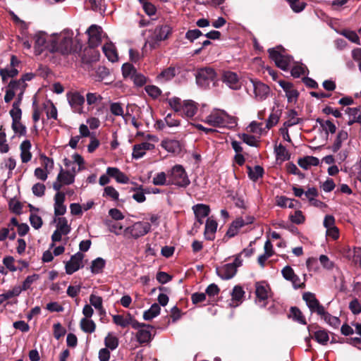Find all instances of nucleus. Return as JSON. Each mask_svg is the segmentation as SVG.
<instances>
[{
    "label": "nucleus",
    "instance_id": "obj_50",
    "mask_svg": "<svg viewBox=\"0 0 361 361\" xmlns=\"http://www.w3.org/2000/svg\"><path fill=\"white\" fill-rule=\"evenodd\" d=\"M292 10L295 13L302 11L306 6V3L300 0H286Z\"/></svg>",
    "mask_w": 361,
    "mask_h": 361
},
{
    "label": "nucleus",
    "instance_id": "obj_6",
    "mask_svg": "<svg viewBox=\"0 0 361 361\" xmlns=\"http://www.w3.org/2000/svg\"><path fill=\"white\" fill-rule=\"evenodd\" d=\"M32 39L35 41L34 48L36 54L40 55L44 50L49 51V44L51 43V37L47 38V35L44 31H39L35 33Z\"/></svg>",
    "mask_w": 361,
    "mask_h": 361
},
{
    "label": "nucleus",
    "instance_id": "obj_45",
    "mask_svg": "<svg viewBox=\"0 0 361 361\" xmlns=\"http://www.w3.org/2000/svg\"><path fill=\"white\" fill-rule=\"evenodd\" d=\"M122 74L125 79L126 78H132V76L137 72L136 68L133 66V65L126 63L122 66Z\"/></svg>",
    "mask_w": 361,
    "mask_h": 361
},
{
    "label": "nucleus",
    "instance_id": "obj_40",
    "mask_svg": "<svg viewBox=\"0 0 361 361\" xmlns=\"http://www.w3.org/2000/svg\"><path fill=\"white\" fill-rule=\"evenodd\" d=\"M290 312L293 320L303 325L307 324L306 319L298 307H291Z\"/></svg>",
    "mask_w": 361,
    "mask_h": 361
},
{
    "label": "nucleus",
    "instance_id": "obj_57",
    "mask_svg": "<svg viewBox=\"0 0 361 361\" xmlns=\"http://www.w3.org/2000/svg\"><path fill=\"white\" fill-rule=\"evenodd\" d=\"M9 209L14 214L20 215L22 214L23 204L19 201L11 200L8 203Z\"/></svg>",
    "mask_w": 361,
    "mask_h": 361
},
{
    "label": "nucleus",
    "instance_id": "obj_27",
    "mask_svg": "<svg viewBox=\"0 0 361 361\" xmlns=\"http://www.w3.org/2000/svg\"><path fill=\"white\" fill-rule=\"evenodd\" d=\"M243 219L242 217L237 218L235 221H233L226 233V236L228 238H233L235 236L238 231L240 228L243 227Z\"/></svg>",
    "mask_w": 361,
    "mask_h": 361
},
{
    "label": "nucleus",
    "instance_id": "obj_16",
    "mask_svg": "<svg viewBox=\"0 0 361 361\" xmlns=\"http://www.w3.org/2000/svg\"><path fill=\"white\" fill-rule=\"evenodd\" d=\"M66 194L63 192H56L54 195V214L62 216L66 212V207L64 205Z\"/></svg>",
    "mask_w": 361,
    "mask_h": 361
},
{
    "label": "nucleus",
    "instance_id": "obj_29",
    "mask_svg": "<svg viewBox=\"0 0 361 361\" xmlns=\"http://www.w3.org/2000/svg\"><path fill=\"white\" fill-rule=\"evenodd\" d=\"M195 218H205L210 212V208L209 205L204 204H197L192 207Z\"/></svg>",
    "mask_w": 361,
    "mask_h": 361
},
{
    "label": "nucleus",
    "instance_id": "obj_38",
    "mask_svg": "<svg viewBox=\"0 0 361 361\" xmlns=\"http://www.w3.org/2000/svg\"><path fill=\"white\" fill-rule=\"evenodd\" d=\"M297 116L298 112L295 109L290 110L288 112V117L289 119L283 123V126L289 128L300 123L302 121V119L300 118H296Z\"/></svg>",
    "mask_w": 361,
    "mask_h": 361
},
{
    "label": "nucleus",
    "instance_id": "obj_44",
    "mask_svg": "<svg viewBox=\"0 0 361 361\" xmlns=\"http://www.w3.org/2000/svg\"><path fill=\"white\" fill-rule=\"evenodd\" d=\"M18 74V71L16 68H1L0 76L1 77L3 82H5L8 78H14Z\"/></svg>",
    "mask_w": 361,
    "mask_h": 361
},
{
    "label": "nucleus",
    "instance_id": "obj_25",
    "mask_svg": "<svg viewBox=\"0 0 361 361\" xmlns=\"http://www.w3.org/2000/svg\"><path fill=\"white\" fill-rule=\"evenodd\" d=\"M182 111L185 116L191 118L194 116L197 111V107L192 100H185L183 104Z\"/></svg>",
    "mask_w": 361,
    "mask_h": 361
},
{
    "label": "nucleus",
    "instance_id": "obj_7",
    "mask_svg": "<svg viewBox=\"0 0 361 361\" xmlns=\"http://www.w3.org/2000/svg\"><path fill=\"white\" fill-rule=\"evenodd\" d=\"M151 230V224L148 222L138 221L132 226L126 228L125 232L137 239L148 233Z\"/></svg>",
    "mask_w": 361,
    "mask_h": 361
},
{
    "label": "nucleus",
    "instance_id": "obj_61",
    "mask_svg": "<svg viewBox=\"0 0 361 361\" xmlns=\"http://www.w3.org/2000/svg\"><path fill=\"white\" fill-rule=\"evenodd\" d=\"M110 111L111 113L116 116H123V109L122 105L119 102H113L110 104Z\"/></svg>",
    "mask_w": 361,
    "mask_h": 361
},
{
    "label": "nucleus",
    "instance_id": "obj_30",
    "mask_svg": "<svg viewBox=\"0 0 361 361\" xmlns=\"http://www.w3.org/2000/svg\"><path fill=\"white\" fill-rule=\"evenodd\" d=\"M321 316L322 319H323L329 325L336 329L338 327L341 323V320L338 317L332 316L328 312L324 310V313H321L319 314Z\"/></svg>",
    "mask_w": 361,
    "mask_h": 361
},
{
    "label": "nucleus",
    "instance_id": "obj_17",
    "mask_svg": "<svg viewBox=\"0 0 361 361\" xmlns=\"http://www.w3.org/2000/svg\"><path fill=\"white\" fill-rule=\"evenodd\" d=\"M216 272L221 279L224 280H228L235 275L237 270L235 268V265L228 263L221 267H217L216 269Z\"/></svg>",
    "mask_w": 361,
    "mask_h": 361
},
{
    "label": "nucleus",
    "instance_id": "obj_52",
    "mask_svg": "<svg viewBox=\"0 0 361 361\" xmlns=\"http://www.w3.org/2000/svg\"><path fill=\"white\" fill-rule=\"evenodd\" d=\"M103 197H110L113 200H118L119 193L113 186L104 188Z\"/></svg>",
    "mask_w": 361,
    "mask_h": 361
},
{
    "label": "nucleus",
    "instance_id": "obj_20",
    "mask_svg": "<svg viewBox=\"0 0 361 361\" xmlns=\"http://www.w3.org/2000/svg\"><path fill=\"white\" fill-rule=\"evenodd\" d=\"M31 142L28 140L22 142L20 145V159L23 163H27L32 159V153L30 152Z\"/></svg>",
    "mask_w": 361,
    "mask_h": 361
},
{
    "label": "nucleus",
    "instance_id": "obj_54",
    "mask_svg": "<svg viewBox=\"0 0 361 361\" xmlns=\"http://www.w3.org/2000/svg\"><path fill=\"white\" fill-rule=\"evenodd\" d=\"M11 128L13 132L18 136H25L26 135V126L21 123V121H18L15 127L13 123H12Z\"/></svg>",
    "mask_w": 361,
    "mask_h": 361
},
{
    "label": "nucleus",
    "instance_id": "obj_48",
    "mask_svg": "<svg viewBox=\"0 0 361 361\" xmlns=\"http://www.w3.org/2000/svg\"><path fill=\"white\" fill-rule=\"evenodd\" d=\"M9 151V146L6 143V135L3 128V126L0 127V152L6 153Z\"/></svg>",
    "mask_w": 361,
    "mask_h": 361
},
{
    "label": "nucleus",
    "instance_id": "obj_47",
    "mask_svg": "<svg viewBox=\"0 0 361 361\" xmlns=\"http://www.w3.org/2000/svg\"><path fill=\"white\" fill-rule=\"evenodd\" d=\"M219 292L220 288L215 283H212L207 287L204 293L209 296V302H214V296L218 295Z\"/></svg>",
    "mask_w": 361,
    "mask_h": 361
},
{
    "label": "nucleus",
    "instance_id": "obj_21",
    "mask_svg": "<svg viewBox=\"0 0 361 361\" xmlns=\"http://www.w3.org/2000/svg\"><path fill=\"white\" fill-rule=\"evenodd\" d=\"M154 327L152 326V329ZM149 329H152V327H141V329H138L136 334V338L137 341L140 344L147 343L152 341V336L150 331L149 330Z\"/></svg>",
    "mask_w": 361,
    "mask_h": 361
},
{
    "label": "nucleus",
    "instance_id": "obj_1",
    "mask_svg": "<svg viewBox=\"0 0 361 361\" xmlns=\"http://www.w3.org/2000/svg\"><path fill=\"white\" fill-rule=\"evenodd\" d=\"M49 44V52H59L62 55L78 54L82 47L79 40L74 41L72 37L62 34L51 35Z\"/></svg>",
    "mask_w": 361,
    "mask_h": 361
},
{
    "label": "nucleus",
    "instance_id": "obj_23",
    "mask_svg": "<svg viewBox=\"0 0 361 361\" xmlns=\"http://www.w3.org/2000/svg\"><path fill=\"white\" fill-rule=\"evenodd\" d=\"M255 294L259 300L264 301L268 298V289L269 288L267 284L264 282H257L255 285Z\"/></svg>",
    "mask_w": 361,
    "mask_h": 361
},
{
    "label": "nucleus",
    "instance_id": "obj_39",
    "mask_svg": "<svg viewBox=\"0 0 361 361\" xmlns=\"http://www.w3.org/2000/svg\"><path fill=\"white\" fill-rule=\"evenodd\" d=\"M281 115V110H276L274 111V109H273L267 121L266 128L267 129H271L272 127L276 125L279 121Z\"/></svg>",
    "mask_w": 361,
    "mask_h": 361
},
{
    "label": "nucleus",
    "instance_id": "obj_36",
    "mask_svg": "<svg viewBox=\"0 0 361 361\" xmlns=\"http://www.w3.org/2000/svg\"><path fill=\"white\" fill-rule=\"evenodd\" d=\"M176 67L170 66L163 70L157 76L159 79H164L165 81H169L173 79L177 74Z\"/></svg>",
    "mask_w": 361,
    "mask_h": 361
},
{
    "label": "nucleus",
    "instance_id": "obj_11",
    "mask_svg": "<svg viewBox=\"0 0 361 361\" xmlns=\"http://www.w3.org/2000/svg\"><path fill=\"white\" fill-rule=\"evenodd\" d=\"M81 58V62L84 65L90 66L99 59L100 54L95 47H86L82 53H78Z\"/></svg>",
    "mask_w": 361,
    "mask_h": 361
},
{
    "label": "nucleus",
    "instance_id": "obj_13",
    "mask_svg": "<svg viewBox=\"0 0 361 361\" xmlns=\"http://www.w3.org/2000/svg\"><path fill=\"white\" fill-rule=\"evenodd\" d=\"M68 102L75 112L81 114L85 98L78 92H69L66 94Z\"/></svg>",
    "mask_w": 361,
    "mask_h": 361
},
{
    "label": "nucleus",
    "instance_id": "obj_5",
    "mask_svg": "<svg viewBox=\"0 0 361 361\" xmlns=\"http://www.w3.org/2000/svg\"><path fill=\"white\" fill-rule=\"evenodd\" d=\"M113 322L116 325L120 326L123 328H126L128 325H130L132 328H133L134 329H138L139 328L141 327L152 328V326L150 324L138 322L130 313L128 314L126 318L121 314L114 315Z\"/></svg>",
    "mask_w": 361,
    "mask_h": 361
},
{
    "label": "nucleus",
    "instance_id": "obj_3",
    "mask_svg": "<svg viewBox=\"0 0 361 361\" xmlns=\"http://www.w3.org/2000/svg\"><path fill=\"white\" fill-rule=\"evenodd\" d=\"M217 74L212 67L197 68L195 73L196 83L202 88H207L211 82L216 80Z\"/></svg>",
    "mask_w": 361,
    "mask_h": 361
},
{
    "label": "nucleus",
    "instance_id": "obj_49",
    "mask_svg": "<svg viewBox=\"0 0 361 361\" xmlns=\"http://www.w3.org/2000/svg\"><path fill=\"white\" fill-rule=\"evenodd\" d=\"M136 87H142L147 82V78L143 74L138 73L137 71L132 76L130 79Z\"/></svg>",
    "mask_w": 361,
    "mask_h": 361
},
{
    "label": "nucleus",
    "instance_id": "obj_58",
    "mask_svg": "<svg viewBox=\"0 0 361 361\" xmlns=\"http://www.w3.org/2000/svg\"><path fill=\"white\" fill-rule=\"evenodd\" d=\"M53 329L54 336L57 340L63 337L66 333V329L59 322L54 324Z\"/></svg>",
    "mask_w": 361,
    "mask_h": 361
},
{
    "label": "nucleus",
    "instance_id": "obj_4",
    "mask_svg": "<svg viewBox=\"0 0 361 361\" xmlns=\"http://www.w3.org/2000/svg\"><path fill=\"white\" fill-rule=\"evenodd\" d=\"M168 176V184H172L185 188L190 183L188 175L184 168L181 165H175L171 169V172L169 173Z\"/></svg>",
    "mask_w": 361,
    "mask_h": 361
},
{
    "label": "nucleus",
    "instance_id": "obj_34",
    "mask_svg": "<svg viewBox=\"0 0 361 361\" xmlns=\"http://www.w3.org/2000/svg\"><path fill=\"white\" fill-rule=\"evenodd\" d=\"M103 51L109 61L114 62L118 60L116 50L112 44H106L104 45Z\"/></svg>",
    "mask_w": 361,
    "mask_h": 361
},
{
    "label": "nucleus",
    "instance_id": "obj_64",
    "mask_svg": "<svg viewBox=\"0 0 361 361\" xmlns=\"http://www.w3.org/2000/svg\"><path fill=\"white\" fill-rule=\"evenodd\" d=\"M245 291L243 290L242 287L240 286H234L232 293V300L235 301H240L244 296Z\"/></svg>",
    "mask_w": 361,
    "mask_h": 361
},
{
    "label": "nucleus",
    "instance_id": "obj_26",
    "mask_svg": "<svg viewBox=\"0 0 361 361\" xmlns=\"http://www.w3.org/2000/svg\"><path fill=\"white\" fill-rule=\"evenodd\" d=\"M247 175L250 180L256 182L259 178H262L264 170L262 166L257 165L252 169L250 166H247Z\"/></svg>",
    "mask_w": 361,
    "mask_h": 361
},
{
    "label": "nucleus",
    "instance_id": "obj_59",
    "mask_svg": "<svg viewBox=\"0 0 361 361\" xmlns=\"http://www.w3.org/2000/svg\"><path fill=\"white\" fill-rule=\"evenodd\" d=\"M152 183L155 185H169L166 183V175L164 172L158 173L152 180Z\"/></svg>",
    "mask_w": 361,
    "mask_h": 361
},
{
    "label": "nucleus",
    "instance_id": "obj_63",
    "mask_svg": "<svg viewBox=\"0 0 361 361\" xmlns=\"http://www.w3.org/2000/svg\"><path fill=\"white\" fill-rule=\"evenodd\" d=\"M102 298L100 296H97L94 294H92L90 296V305L94 306L97 310H102Z\"/></svg>",
    "mask_w": 361,
    "mask_h": 361
},
{
    "label": "nucleus",
    "instance_id": "obj_22",
    "mask_svg": "<svg viewBox=\"0 0 361 361\" xmlns=\"http://www.w3.org/2000/svg\"><path fill=\"white\" fill-rule=\"evenodd\" d=\"M161 146L169 152L178 153L180 151V144L176 140H164L161 141Z\"/></svg>",
    "mask_w": 361,
    "mask_h": 361
},
{
    "label": "nucleus",
    "instance_id": "obj_33",
    "mask_svg": "<svg viewBox=\"0 0 361 361\" xmlns=\"http://www.w3.org/2000/svg\"><path fill=\"white\" fill-rule=\"evenodd\" d=\"M106 265V261L102 257H97L92 262L90 266L91 272L93 274H97L103 271Z\"/></svg>",
    "mask_w": 361,
    "mask_h": 361
},
{
    "label": "nucleus",
    "instance_id": "obj_53",
    "mask_svg": "<svg viewBox=\"0 0 361 361\" xmlns=\"http://www.w3.org/2000/svg\"><path fill=\"white\" fill-rule=\"evenodd\" d=\"M239 137L247 145L251 147H257V141L254 135L247 133H242L238 135Z\"/></svg>",
    "mask_w": 361,
    "mask_h": 361
},
{
    "label": "nucleus",
    "instance_id": "obj_24",
    "mask_svg": "<svg viewBox=\"0 0 361 361\" xmlns=\"http://www.w3.org/2000/svg\"><path fill=\"white\" fill-rule=\"evenodd\" d=\"M57 180L62 182L64 185H71L75 181V175L70 171H65L62 166L60 167V171L57 176Z\"/></svg>",
    "mask_w": 361,
    "mask_h": 361
},
{
    "label": "nucleus",
    "instance_id": "obj_19",
    "mask_svg": "<svg viewBox=\"0 0 361 361\" xmlns=\"http://www.w3.org/2000/svg\"><path fill=\"white\" fill-rule=\"evenodd\" d=\"M218 224L214 220L208 218L204 228V238L208 240H213L214 239V233L216 231Z\"/></svg>",
    "mask_w": 361,
    "mask_h": 361
},
{
    "label": "nucleus",
    "instance_id": "obj_51",
    "mask_svg": "<svg viewBox=\"0 0 361 361\" xmlns=\"http://www.w3.org/2000/svg\"><path fill=\"white\" fill-rule=\"evenodd\" d=\"M146 92L152 99H157L161 94V90L156 85H147L145 87Z\"/></svg>",
    "mask_w": 361,
    "mask_h": 361
},
{
    "label": "nucleus",
    "instance_id": "obj_18",
    "mask_svg": "<svg viewBox=\"0 0 361 361\" xmlns=\"http://www.w3.org/2000/svg\"><path fill=\"white\" fill-rule=\"evenodd\" d=\"M252 85L254 88V92L255 94V97L259 100H262L267 98L269 93V87L263 82H261L259 81H252Z\"/></svg>",
    "mask_w": 361,
    "mask_h": 361
},
{
    "label": "nucleus",
    "instance_id": "obj_62",
    "mask_svg": "<svg viewBox=\"0 0 361 361\" xmlns=\"http://www.w3.org/2000/svg\"><path fill=\"white\" fill-rule=\"evenodd\" d=\"M275 152L277 157H283L284 160H289L290 158V154L282 144L275 147Z\"/></svg>",
    "mask_w": 361,
    "mask_h": 361
},
{
    "label": "nucleus",
    "instance_id": "obj_9",
    "mask_svg": "<svg viewBox=\"0 0 361 361\" xmlns=\"http://www.w3.org/2000/svg\"><path fill=\"white\" fill-rule=\"evenodd\" d=\"M84 255L81 252H78L71 257L69 261L66 262L65 269L67 274H73L74 272L83 267L82 259Z\"/></svg>",
    "mask_w": 361,
    "mask_h": 361
},
{
    "label": "nucleus",
    "instance_id": "obj_15",
    "mask_svg": "<svg viewBox=\"0 0 361 361\" xmlns=\"http://www.w3.org/2000/svg\"><path fill=\"white\" fill-rule=\"evenodd\" d=\"M224 111H219L212 113L207 116L204 122L213 127H224L225 120Z\"/></svg>",
    "mask_w": 361,
    "mask_h": 361
},
{
    "label": "nucleus",
    "instance_id": "obj_46",
    "mask_svg": "<svg viewBox=\"0 0 361 361\" xmlns=\"http://www.w3.org/2000/svg\"><path fill=\"white\" fill-rule=\"evenodd\" d=\"M166 102L171 108L176 112L179 113L182 111L183 104L181 103V99L179 97H173L172 98L167 99Z\"/></svg>",
    "mask_w": 361,
    "mask_h": 361
},
{
    "label": "nucleus",
    "instance_id": "obj_8",
    "mask_svg": "<svg viewBox=\"0 0 361 361\" xmlns=\"http://www.w3.org/2000/svg\"><path fill=\"white\" fill-rule=\"evenodd\" d=\"M172 33V27L168 24L157 25L154 30L150 39L152 42H159L169 38Z\"/></svg>",
    "mask_w": 361,
    "mask_h": 361
},
{
    "label": "nucleus",
    "instance_id": "obj_43",
    "mask_svg": "<svg viewBox=\"0 0 361 361\" xmlns=\"http://www.w3.org/2000/svg\"><path fill=\"white\" fill-rule=\"evenodd\" d=\"M20 293L21 289L20 287H14L12 290H9L3 294H0V301L3 303L8 299L19 295Z\"/></svg>",
    "mask_w": 361,
    "mask_h": 361
},
{
    "label": "nucleus",
    "instance_id": "obj_32",
    "mask_svg": "<svg viewBox=\"0 0 361 361\" xmlns=\"http://www.w3.org/2000/svg\"><path fill=\"white\" fill-rule=\"evenodd\" d=\"M314 338L319 344L325 345L329 340V333L324 329H319L314 332Z\"/></svg>",
    "mask_w": 361,
    "mask_h": 361
},
{
    "label": "nucleus",
    "instance_id": "obj_55",
    "mask_svg": "<svg viewBox=\"0 0 361 361\" xmlns=\"http://www.w3.org/2000/svg\"><path fill=\"white\" fill-rule=\"evenodd\" d=\"M341 35L348 39L350 42L357 44H360V38L355 31L344 30L342 31Z\"/></svg>",
    "mask_w": 361,
    "mask_h": 361
},
{
    "label": "nucleus",
    "instance_id": "obj_10",
    "mask_svg": "<svg viewBox=\"0 0 361 361\" xmlns=\"http://www.w3.org/2000/svg\"><path fill=\"white\" fill-rule=\"evenodd\" d=\"M302 299L305 301L312 312H316L318 315L321 313H324V307L317 299L314 293L305 292L302 295Z\"/></svg>",
    "mask_w": 361,
    "mask_h": 361
},
{
    "label": "nucleus",
    "instance_id": "obj_37",
    "mask_svg": "<svg viewBox=\"0 0 361 361\" xmlns=\"http://www.w3.org/2000/svg\"><path fill=\"white\" fill-rule=\"evenodd\" d=\"M80 326L81 329L88 334H92L95 331L96 329V324L95 323L91 320L88 319L87 318H82L80 320Z\"/></svg>",
    "mask_w": 361,
    "mask_h": 361
},
{
    "label": "nucleus",
    "instance_id": "obj_28",
    "mask_svg": "<svg viewBox=\"0 0 361 361\" xmlns=\"http://www.w3.org/2000/svg\"><path fill=\"white\" fill-rule=\"evenodd\" d=\"M298 164L301 168L307 170L311 166H318L319 164V160L315 157L306 156L303 158L299 159Z\"/></svg>",
    "mask_w": 361,
    "mask_h": 361
},
{
    "label": "nucleus",
    "instance_id": "obj_60",
    "mask_svg": "<svg viewBox=\"0 0 361 361\" xmlns=\"http://www.w3.org/2000/svg\"><path fill=\"white\" fill-rule=\"evenodd\" d=\"M29 219H30L31 226L34 228L39 229L42 227L43 221H42V218L39 216L31 213V214L30 215Z\"/></svg>",
    "mask_w": 361,
    "mask_h": 361
},
{
    "label": "nucleus",
    "instance_id": "obj_14",
    "mask_svg": "<svg viewBox=\"0 0 361 361\" xmlns=\"http://www.w3.org/2000/svg\"><path fill=\"white\" fill-rule=\"evenodd\" d=\"M221 80L231 89L239 90L241 87L238 76L234 72L229 71H224L221 75Z\"/></svg>",
    "mask_w": 361,
    "mask_h": 361
},
{
    "label": "nucleus",
    "instance_id": "obj_56",
    "mask_svg": "<svg viewBox=\"0 0 361 361\" xmlns=\"http://www.w3.org/2000/svg\"><path fill=\"white\" fill-rule=\"evenodd\" d=\"M289 219L293 223L296 224H303L305 221V217L300 210H296L294 214L289 216Z\"/></svg>",
    "mask_w": 361,
    "mask_h": 361
},
{
    "label": "nucleus",
    "instance_id": "obj_12",
    "mask_svg": "<svg viewBox=\"0 0 361 361\" xmlns=\"http://www.w3.org/2000/svg\"><path fill=\"white\" fill-rule=\"evenodd\" d=\"M86 33L88 35V46L97 47L102 42V28L97 25H92L87 29Z\"/></svg>",
    "mask_w": 361,
    "mask_h": 361
},
{
    "label": "nucleus",
    "instance_id": "obj_31",
    "mask_svg": "<svg viewBox=\"0 0 361 361\" xmlns=\"http://www.w3.org/2000/svg\"><path fill=\"white\" fill-rule=\"evenodd\" d=\"M161 307L159 304L154 303L152 305L150 308L143 313V319L146 321H149L156 317L160 314Z\"/></svg>",
    "mask_w": 361,
    "mask_h": 361
},
{
    "label": "nucleus",
    "instance_id": "obj_42",
    "mask_svg": "<svg viewBox=\"0 0 361 361\" xmlns=\"http://www.w3.org/2000/svg\"><path fill=\"white\" fill-rule=\"evenodd\" d=\"M56 231H59L63 235H67L71 231V227L68 224V221L65 217H59L56 226Z\"/></svg>",
    "mask_w": 361,
    "mask_h": 361
},
{
    "label": "nucleus",
    "instance_id": "obj_41",
    "mask_svg": "<svg viewBox=\"0 0 361 361\" xmlns=\"http://www.w3.org/2000/svg\"><path fill=\"white\" fill-rule=\"evenodd\" d=\"M104 344L106 348L114 350L118 346V339L116 336L109 333L104 339Z\"/></svg>",
    "mask_w": 361,
    "mask_h": 361
},
{
    "label": "nucleus",
    "instance_id": "obj_2",
    "mask_svg": "<svg viewBox=\"0 0 361 361\" xmlns=\"http://www.w3.org/2000/svg\"><path fill=\"white\" fill-rule=\"evenodd\" d=\"M283 52H284V49L281 46L268 49L269 58L274 61L276 66L283 71H288L293 59V56L284 54Z\"/></svg>",
    "mask_w": 361,
    "mask_h": 361
},
{
    "label": "nucleus",
    "instance_id": "obj_35",
    "mask_svg": "<svg viewBox=\"0 0 361 361\" xmlns=\"http://www.w3.org/2000/svg\"><path fill=\"white\" fill-rule=\"evenodd\" d=\"M137 187L131 189L132 191H134L135 193L133 195V198L138 203L144 202L146 200V197L145 194V188L142 185H137V183H135Z\"/></svg>",
    "mask_w": 361,
    "mask_h": 361
}]
</instances>
